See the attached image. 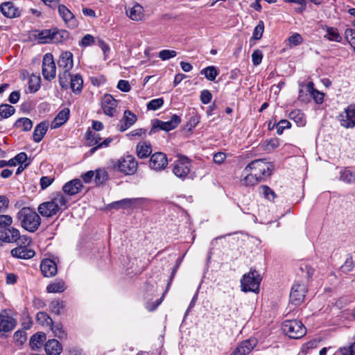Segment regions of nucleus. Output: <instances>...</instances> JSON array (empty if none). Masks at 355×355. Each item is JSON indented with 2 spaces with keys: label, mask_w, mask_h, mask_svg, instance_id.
<instances>
[{
  "label": "nucleus",
  "mask_w": 355,
  "mask_h": 355,
  "mask_svg": "<svg viewBox=\"0 0 355 355\" xmlns=\"http://www.w3.org/2000/svg\"><path fill=\"white\" fill-rule=\"evenodd\" d=\"M67 199L60 192L52 193L51 200L41 203L37 211L39 214L46 218H51L56 215L59 211H62L67 208Z\"/></svg>",
  "instance_id": "obj_1"
},
{
  "label": "nucleus",
  "mask_w": 355,
  "mask_h": 355,
  "mask_svg": "<svg viewBox=\"0 0 355 355\" xmlns=\"http://www.w3.org/2000/svg\"><path fill=\"white\" fill-rule=\"evenodd\" d=\"M17 219L21 227L30 232H35L41 224V218L29 207H22L17 214Z\"/></svg>",
  "instance_id": "obj_2"
},
{
  "label": "nucleus",
  "mask_w": 355,
  "mask_h": 355,
  "mask_svg": "<svg viewBox=\"0 0 355 355\" xmlns=\"http://www.w3.org/2000/svg\"><path fill=\"white\" fill-rule=\"evenodd\" d=\"M35 32L37 33L34 35L35 38L41 44L61 43L68 40L70 35L67 31L56 27Z\"/></svg>",
  "instance_id": "obj_3"
},
{
  "label": "nucleus",
  "mask_w": 355,
  "mask_h": 355,
  "mask_svg": "<svg viewBox=\"0 0 355 355\" xmlns=\"http://www.w3.org/2000/svg\"><path fill=\"white\" fill-rule=\"evenodd\" d=\"M112 168L125 175H134L138 168V163L134 156L128 155L112 162Z\"/></svg>",
  "instance_id": "obj_4"
},
{
  "label": "nucleus",
  "mask_w": 355,
  "mask_h": 355,
  "mask_svg": "<svg viewBox=\"0 0 355 355\" xmlns=\"http://www.w3.org/2000/svg\"><path fill=\"white\" fill-rule=\"evenodd\" d=\"M262 280L261 276L255 270L251 268L250 272L243 275L241 279V287L242 291L253 292L257 293L259 291L260 283Z\"/></svg>",
  "instance_id": "obj_5"
},
{
  "label": "nucleus",
  "mask_w": 355,
  "mask_h": 355,
  "mask_svg": "<svg viewBox=\"0 0 355 355\" xmlns=\"http://www.w3.org/2000/svg\"><path fill=\"white\" fill-rule=\"evenodd\" d=\"M283 332L291 338L298 339L305 335L306 327L300 320H285L282 327Z\"/></svg>",
  "instance_id": "obj_6"
},
{
  "label": "nucleus",
  "mask_w": 355,
  "mask_h": 355,
  "mask_svg": "<svg viewBox=\"0 0 355 355\" xmlns=\"http://www.w3.org/2000/svg\"><path fill=\"white\" fill-rule=\"evenodd\" d=\"M272 166L264 162L263 159H255L249 163L244 171L246 173L254 171L257 175L260 176V181H263L266 178L270 176L272 173Z\"/></svg>",
  "instance_id": "obj_7"
},
{
  "label": "nucleus",
  "mask_w": 355,
  "mask_h": 355,
  "mask_svg": "<svg viewBox=\"0 0 355 355\" xmlns=\"http://www.w3.org/2000/svg\"><path fill=\"white\" fill-rule=\"evenodd\" d=\"M191 171L190 159L182 155H178V159L175 161L173 173L179 178L184 179Z\"/></svg>",
  "instance_id": "obj_8"
},
{
  "label": "nucleus",
  "mask_w": 355,
  "mask_h": 355,
  "mask_svg": "<svg viewBox=\"0 0 355 355\" xmlns=\"http://www.w3.org/2000/svg\"><path fill=\"white\" fill-rule=\"evenodd\" d=\"M42 72L46 80L51 81L55 77L56 67L51 53H46L43 57Z\"/></svg>",
  "instance_id": "obj_9"
},
{
  "label": "nucleus",
  "mask_w": 355,
  "mask_h": 355,
  "mask_svg": "<svg viewBox=\"0 0 355 355\" xmlns=\"http://www.w3.org/2000/svg\"><path fill=\"white\" fill-rule=\"evenodd\" d=\"M306 292L307 289L304 284L295 282L291 288L290 302L295 306L300 305L304 300Z\"/></svg>",
  "instance_id": "obj_10"
},
{
  "label": "nucleus",
  "mask_w": 355,
  "mask_h": 355,
  "mask_svg": "<svg viewBox=\"0 0 355 355\" xmlns=\"http://www.w3.org/2000/svg\"><path fill=\"white\" fill-rule=\"evenodd\" d=\"M340 125L346 128L355 127V105L351 104L339 116Z\"/></svg>",
  "instance_id": "obj_11"
},
{
  "label": "nucleus",
  "mask_w": 355,
  "mask_h": 355,
  "mask_svg": "<svg viewBox=\"0 0 355 355\" xmlns=\"http://www.w3.org/2000/svg\"><path fill=\"white\" fill-rule=\"evenodd\" d=\"M168 164V159L164 153L157 152L153 154L149 160V166L155 171H162Z\"/></svg>",
  "instance_id": "obj_12"
},
{
  "label": "nucleus",
  "mask_w": 355,
  "mask_h": 355,
  "mask_svg": "<svg viewBox=\"0 0 355 355\" xmlns=\"http://www.w3.org/2000/svg\"><path fill=\"white\" fill-rule=\"evenodd\" d=\"M16 320L9 315L6 309L0 311V331H11L16 326Z\"/></svg>",
  "instance_id": "obj_13"
},
{
  "label": "nucleus",
  "mask_w": 355,
  "mask_h": 355,
  "mask_svg": "<svg viewBox=\"0 0 355 355\" xmlns=\"http://www.w3.org/2000/svg\"><path fill=\"white\" fill-rule=\"evenodd\" d=\"M58 12L65 24L70 28H75L78 26V22L74 15L64 6L58 5Z\"/></svg>",
  "instance_id": "obj_14"
},
{
  "label": "nucleus",
  "mask_w": 355,
  "mask_h": 355,
  "mask_svg": "<svg viewBox=\"0 0 355 355\" xmlns=\"http://www.w3.org/2000/svg\"><path fill=\"white\" fill-rule=\"evenodd\" d=\"M116 106L117 101L111 94H107L103 96L101 100V107L106 115L113 116Z\"/></svg>",
  "instance_id": "obj_15"
},
{
  "label": "nucleus",
  "mask_w": 355,
  "mask_h": 355,
  "mask_svg": "<svg viewBox=\"0 0 355 355\" xmlns=\"http://www.w3.org/2000/svg\"><path fill=\"white\" fill-rule=\"evenodd\" d=\"M0 237L3 243H11L17 242L19 230L11 226L0 230Z\"/></svg>",
  "instance_id": "obj_16"
},
{
  "label": "nucleus",
  "mask_w": 355,
  "mask_h": 355,
  "mask_svg": "<svg viewBox=\"0 0 355 355\" xmlns=\"http://www.w3.org/2000/svg\"><path fill=\"white\" fill-rule=\"evenodd\" d=\"M137 121V116L130 110H126L124 111L123 116L120 120L118 124V128L120 132H124Z\"/></svg>",
  "instance_id": "obj_17"
},
{
  "label": "nucleus",
  "mask_w": 355,
  "mask_h": 355,
  "mask_svg": "<svg viewBox=\"0 0 355 355\" xmlns=\"http://www.w3.org/2000/svg\"><path fill=\"white\" fill-rule=\"evenodd\" d=\"M83 189V184L80 180L73 179L65 183L62 187V191L69 196H74Z\"/></svg>",
  "instance_id": "obj_18"
},
{
  "label": "nucleus",
  "mask_w": 355,
  "mask_h": 355,
  "mask_svg": "<svg viewBox=\"0 0 355 355\" xmlns=\"http://www.w3.org/2000/svg\"><path fill=\"white\" fill-rule=\"evenodd\" d=\"M40 270L43 275L46 277H53L58 272L55 262L50 259L42 260L40 264Z\"/></svg>",
  "instance_id": "obj_19"
},
{
  "label": "nucleus",
  "mask_w": 355,
  "mask_h": 355,
  "mask_svg": "<svg viewBox=\"0 0 355 355\" xmlns=\"http://www.w3.org/2000/svg\"><path fill=\"white\" fill-rule=\"evenodd\" d=\"M154 120L157 125L159 130L166 132L175 129L181 122L180 116L176 114L172 115L171 120L168 121H162L157 119Z\"/></svg>",
  "instance_id": "obj_20"
},
{
  "label": "nucleus",
  "mask_w": 355,
  "mask_h": 355,
  "mask_svg": "<svg viewBox=\"0 0 355 355\" xmlns=\"http://www.w3.org/2000/svg\"><path fill=\"white\" fill-rule=\"evenodd\" d=\"M256 341L252 339L243 340L241 344L231 353L230 355H246L248 354L255 347Z\"/></svg>",
  "instance_id": "obj_21"
},
{
  "label": "nucleus",
  "mask_w": 355,
  "mask_h": 355,
  "mask_svg": "<svg viewBox=\"0 0 355 355\" xmlns=\"http://www.w3.org/2000/svg\"><path fill=\"white\" fill-rule=\"evenodd\" d=\"M10 254L12 257L18 259H29L34 257L35 252L33 250L27 248L26 246L19 245L12 249Z\"/></svg>",
  "instance_id": "obj_22"
},
{
  "label": "nucleus",
  "mask_w": 355,
  "mask_h": 355,
  "mask_svg": "<svg viewBox=\"0 0 355 355\" xmlns=\"http://www.w3.org/2000/svg\"><path fill=\"white\" fill-rule=\"evenodd\" d=\"M0 10L7 18H15L20 16V11L11 1H6L1 3Z\"/></svg>",
  "instance_id": "obj_23"
},
{
  "label": "nucleus",
  "mask_w": 355,
  "mask_h": 355,
  "mask_svg": "<svg viewBox=\"0 0 355 355\" xmlns=\"http://www.w3.org/2000/svg\"><path fill=\"white\" fill-rule=\"evenodd\" d=\"M59 68L63 70L70 71L73 66V54L69 51L63 52L58 61Z\"/></svg>",
  "instance_id": "obj_24"
},
{
  "label": "nucleus",
  "mask_w": 355,
  "mask_h": 355,
  "mask_svg": "<svg viewBox=\"0 0 355 355\" xmlns=\"http://www.w3.org/2000/svg\"><path fill=\"white\" fill-rule=\"evenodd\" d=\"M69 113L70 110L67 107L60 111L51 123V128H58L65 123L69 119Z\"/></svg>",
  "instance_id": "obj_25"
},
{
  "label": "nucleus",
  "mask_w": 355,
  "mask_h": 355,
  "mask_svg": "<svg viewBox=\"0 0 355 355\" xmlns=\"http://www.w3.org/2000/svg\"><path fill=\"white\" fill-rule=\"evenodd\" d=\"M48 128L49 123L47 121H42L36 125L33 134L35 142L39 143L42 141L47 132Z\"/></svg>",
  "instance_id": "obj_26"
},
{
  "label": "nucleus",
  "mask_w": 355,
  "mask_h": 355,
  "mask_svg": "<svg viewBox=\"0 0 355 355\" xmlns=\"http://www.w3.org/2000/svg\"><path fill=\"white\" fill-rule=\"evenodd\" d=\"M62 350L61 344L55 339L48 340L45 345V351L48 355H60Z\"/></svg>",
  "instance_id": "obj_27"
},
{
  "label": "nucleus",
  "mask_w": 355,
  "mask_h": 355,
  "mask_svg": "<svg viewBox=\"0 0 355 355\" xmlns=\"http://www.w3.org/2000/svg\"><path fill=\"white\" fill-rule=\"evenodd\" d=\"M46 334L43 332H37L33 334L30 339L29 345L33 350H36L44 344V342L46 340Z\"/></svg>",
  "instance_id": "obj_28"
},
{
  "label": "nucleus",
  "mask_w": 355,
  "mask_h": 355,
  "mask_svg": "<svg viewBox=\"0 0 355 355\" xmlns=\"http://www.w3.org/2000/svg\"><path fill=\"white\" fill-rule=\"evenodd\" d=\"M322 29L326 31V34L324 35V37L329 41L341 42L342 37L340 35L338 28L324 26L322 27Z\"/></svg>",
  "instance_id": "obj_29"
},
{
  "label": "nucleus",
  "mask_w": 355,
  "mask_h": 355,
  "mask_svg": "<svg viewBox=\"0 0 355 355\" xmlns=\"http://www.w3.org/2000/svg\"><path fill=\"white\" fill-rule=\"evenodd\" d=\"M136 150L138 157L141 159L146 158L152 153V146L146 141L139 142Z\"/></svg>",
  "instance_id": "obj_30"
},
{
  "label": "nucleus",
  "mask_w": 355,
  "mask_h": 355,
  "mask_svg": "<svg viewBox=\"0 0 355 355\" xmlns=\"http://www.w3.org/2000/svg\"><path fill=\"white\" fill-rule=\"evenodd\" d=\"M83 80L80 74H76L71 77L69 85L75 94H79L83 89Z\"/></svg>",
  "instance_id": "obj_31"
},
{
  "label": "nucleus",
  "mask_w": 355,
  "mask_h": 355,
  "mask_svg": "<svg viewBox=\"0 0 355 355\" xmlns=\"http://www.w3.org/2000/svg\"><path fill=\"white\" fill-rule=\"evenodd\" d=\"M141 200V198H125L114 202L112 207L116 209L130 208L132 207L137 202Z\"/></svg>",
  "instance_id": "obj_32"
},
{
  "label": "nucleus",
  "mask_w": 355,
  "mask_h": 355,
  "mask_svg": "<svg viewBox=\"0 0 355 355\" xmlns=\"http://www.w3.org/2000/svg\"><path fill=\"white\" fill-rule=\"evenodd\" d=\"M243 173H245V176L241 180V182L245 186H253L260 181V176L257 175L254 171H249L246 173L243 171Z\"/></svg>",
  "instance_id": "obj_33"
},
{
  "label": "nucleus",
  "mask_w": 355,
  "mask_h": 355,
  "mask_svg": "<svg viewBox=\"0 0 355 355\" xmlns=\"http://www.w3.org/2000/svg\"><path fill=\"white\" fill-rule=\"evenodd\" d=\"M143 11V8L140 5L136 4L130 9L128 12H127V15L134 21H140L144 17Z\"/></svg>",
  "instance_id": "obj_34"
},
{
  "label": "nucleus",
  "mask_w": 355,
  "mask_h": 355,
  "mask_svg": "<svg viewBox=\"0 0 355 355\" xmlns=\"http://www.w3.org/2000/svg\"><path fill=\"white\" fill-rule=\"evenodd\" d=\"M14 127L16 128H19L23 131L27 132L32 128L33 122L28 118L21 117L15 121Z\"/></svg>",
  "instance_id": "obj_35"
},
{
  "label": "nucleus",
  "mask_w": 355,
  "mask_h": 355,
  "mask_svg": "<svg viewBox=\"0 0 355 355\" xmlns=\"http://www.w3.org/2000/svg\"><path fill=\"white\" fill-rule=\"evenodd\" d=\"M190 115L189 121L184 127L187 132H191L200 122V116L194 110Z\"/></svg>",
  "instance_id": "obj_36"
},
{
  "label": "nucleus",
  "mask_w": 355,
  "mask_h": 355,
  "mask_svg": "<svg viewBox=\"0 0 355 355\" xmlns=\"http://www.w3.org/2000/svg\"><path fill=\"white\" fill-rule=\"evenodd\" d=\"M65 289L66 286L62 280H56L55 282L49 284L46 287L48 293H62Z\"/></svg>",
  "instance_id": "obj_37"
},
{
  "label": "nucleus",
  "mask_w": 355,
  "mask_h": 355,
  "mask_svg": "<svg viewBox=\"0 0 355 355\" xmlns=\"http://www.w3.org/2000/svg\"><path fill=\"white\" fill-rule=\"evenodd\" d=\"M65 307V302L63 300H55L51 302L49 308L51 311L55 315H60Z\"/></svg>",
  "instance_id": "obj_38"
},
{
  "label": "nucleus",
  "mask_w": 355,
  "mask_h": 355,
  "mask_svg": "<svg viewBox=\"0 0 355 355\" xmlns=\"http://www.w3.org/2000/svg\"><path fill=\"white\" fill-rule=\"evenodd\" d=\"M200 74L205 75L206 78L210 81H214L218 74L217 69L214 66H209L200 71Z\"/></svg>",
  "instance_id": "obj_39"
},
{
  "label": "nucleus",
  "mask_w": 355,
  "mask_h": 355,
  "mask_svg": "<svg viewBox=\"0 0 355 355\" xmlns=\"http://www.w3.org/2000/svg\"><path fill=\"white\" fill-rule=\"evenodd\" d=\"M37 321L42 325L50 327L53 324L52 318L44 311H40L36 314Z\"/></svg>",
  "instance_id": "obj_40"
},
{
  "label": "nucleus",
  "mask_w": 355,
  "mask_h": 355,
  "mask_svg": "<svg viewBox=\"0 0 355 355\" xmlns=\"http://www.w3.org/2000/svg\"><path fill=\"white\" fill-rule=\"evenodd\" d=\"M73 76L69 71L63 70L62 73H60L58 75V80L60 87L63 89H67L69 86V80H71V77Z\"/></svg>",
  "instance_id": "obj_41"
},
{
  "label": "nucleus",
  "mask_w": 355,
  "mask_h": 355,
  "mask_svg": "<svg viewBox=\"0 0 355 355\" xmlns=\"http://www.w3.org/2000/svg\"><path fill=\"white\" fill-rule=\"evenodd\" d=\"M107 179L108 173L105 169L98 168L96 170L94 180L97 185L103 184Z\"/></svg>",
  "instance_id": "obj_42"
},
{
  "label": "nucleus",
  "mask_w": 355,
  "mask_h": 355,
  "mask_svg": "<svg viewBox=\"0 0 355 355\" xmlns=\"http://www.w3.org/2000/svg\"><path fill=\"white\" fill-rule=\"evenodd\" d=\"M15 112V108L8 104H1L0 105V116L1 118L7 119L14 114Z\"/></svg>",
  "instance_id": "obj_43"
},
{
  "label": "nucleus",
  "mask_w": 355,
  "mask_h": 355,
  "mask_svg": "<svg viewBox=\"0 0 355 355\" xmlns=\"http://www.w3.org/2000/svg\"><path fill=\"white\" fill-rule=\"evenodd\" d=\"M340 179L346 183H352L355 180V173L345 168L340 172Z\"/></svg>",
  "instance_id": "obj_44"
},
{
  "label": "nucleus",
  "mask_w": 355,
  "mask_h": 355,
  "mask_svg": "<svg viewBox=\"0 0 355 355\" xmlns=\"http://www.w3.org/2000/svg\"><path fill=\"white\" fill-rule=\"evenodd\" d=\"M259 192L263 195V196L270 200L274 201L275 198L277 197L275 193L273 190H272L269 187L266 185H261L259 188Z\"/></svg>",
  "instance_id": "obj_45"
},
{
  "label": "nucleus",
  "mask_w": 355,
  "mask_h": 355,
  "mask_svg": "<svg viewBox=\"0 0 355 355\" xmlns=\"http://www.w3.org/2000/svg\"><path fill=\"white\" fill-rule=\"evenodd\" d=\"M355 266V262L352 259V257L350 255L347 257L345 261V263L340 266V271L347 274L353 270Z\"/></svg>",
  "instance_id": "obj_46"
},
{
  "label": "nucleus",
  "mask_w": 355,
  "mask_h": 355,
  "mask_svg": "<svg viewBox=\"0 0 355 355\" xmlns=\"http://www.w3.org/2000/svg\"><path fill=\"white\" fill-rule=\"evenodd\" d=\"M49 327L53 331L55 337H58L60 339L66 338L67 334L65 333L62 325L60 323L54 324V322H53V324H51Z\"/></svg>",
  "instance_id": "obj_47"
},
{
  "label": "nucleus",
  "mask_w": 355,
  "mask_h": 355,
  "mask_svg": "<svg viewBox=\"0 0 355 355\" xmlns=\"http://www.w3.org/2000/svg\"><path fill=\"white\" fill-rule=\"evenodd\" d=\"M345 37L355 52V29L347 28L345 31Z\"/></svg>",
  "instance_id": "obj_48"
},
{
  "label": "nucleus",
  "mask_w": 355,
  "mask_h": 355,
  "mask_svg": "<svg viewBox=\"0 0 355 355\" xmlns=\"http://www.w3.org/2000/svg\"><path fill=\"white\" fill-rule=\"evenodd\" d=\"M289 118L294 120L300 125H303L304 124V121L303 119L304 114L300 110H295L291 112L289 114Z\"/></svg>",
  "instance_id": "obj_49"
},
{
  "label": "nucleus",
  "mask_w": 355,
  "mask_h": 355,
  "mask_svg": "<svg viewBox=\"0 0 355 355\" xmlns=\"http://www.w3.org/2000/svg\"><path fill=\"white\" fill-rule=\"evenodd\" d=\"M40 88V76H33L28 81V89L33 92H36Z\"/></svg>",
  "instance_id": "obj_50"
},
{
  "label": "nucleus",
  "mask_w": 355,
  "mask_h": 355,
  "mask_svg": "<svg viewBox=\"0 0 355 355\" xmlns=\"http://www.w3.org/2000/svg\"><path fill=\"white\" fill-rule=\"evenodd\" d=\"M164 104L163 98H155L150 101L147 104V109L149 110H157Z\"/></svg>",
  "instance_id": "obj_51"
},
{
  "label": "nucleus",
  "mask_w": 355,
  "mask_h": 355,
  "mask_svg": "<svg viewBox=\"0 0 355 355\" xmlns=\"http://www.w3.org/2000/svg\"><path fill=\"white\" fill-rule=\"evenodd\" d=\"M263 31H264L263 22L262 21H259L258 24L255 26V28L254 29L252 38L255 40H260L263 35Z\"/></svg>",
  "instance_id": "obj_52"
},
{
  "label": "nucleus",
  "mask_w": 355,
  "mask_h": 355,
  "mask_svg": "<svg viewBox=\"0 0 355 355\" xmlns=\"http://www.w3.org/2000/svg\"><path fill=\"white\" fill-rule=\"evenodd\" d=\"M86 139L90 141V146L98 145L101 139L98 134L93 133L89 130L86 132Z\"/></svg>",
  "instance_id": "obj_53"
},
{
  "label": "nucleus",
  "mask_w": 355,
  "mask_h": 355,
  "mask_svg": "<svg viewBox=\"0 0 355 355\" xmlns=\"http://www.w3.org/2000/svg\"><path fill=\"white\" fill-rule=\"evenodd\" d=\"M291 126V124L288 120L282 119L276 125L277 133L282 135L285 129L290 128Z\"/></svg>",
  "instance_id": "obj_54"
},
{
  "label": "nucleus",
  "mask_w": 355,
  "mask_h": 355,
  "mask_svg": "<svg viewBox=\"0 0 355 355\" xmlns=\"http://www.w3.org/2000/svg\"><path fill=\"white\" fill-rule=\"evenodd\" d=\"M12 223V218L9 215L0 214V228L1 230L9 227Z\"/></svg>",
  "instance_id": "obj_55"
},
{
  "label": "nucleus",
  "mask_w": 355,
  "mask_h": 355,
  "mask_svg": "<svg viewBox=\"0 0 355 355\" xmlns=\"http://www.w3.org/2000/svg\"><path fill=\"white\" fill-rule=\"evenodd\" d=\"M176 55H177V52L175 51L168 50V49L162 50V51H159V57L162 60H166L171 58H174L176 56Z\"/></svg>",
  "instance_id": "obj_56"
},
{
  "label": "nucleus",
  "mask_w": 355,
  "mask_h": 355,
  "mask_svg": "<svg viewBox=\"0 0 355 355\" xmlns=\"http://www.w3.org/2000/svg\"><path fill=\"white\" fill-rule=\"evenodd\" d=\"M339 352L342 355H355V342L347 347H340Z\"/></svg>",
  "instance_id": "obj_57"
},
{
  "label": "nucleus",
  "mask_w": 355,
  "mask_h": 355,
  "mask_svg": "<svg viewBox=\"0 0 355 355\" xmlns=\"http://www.w3.org/2000/svg\"><path fill=\"white\" fill-rule=\"evenodd\" d=\"M263 58L262 51L259 49H256L253 51L252 54V60L253 64L257 66L261 63Z\"/></svg>",
  "instance_id": "obj_58"
},
{
  "label": "nucleus",
  "mask_w": 355,
  "mask_h": 355,
  "mask_svg": "<svg viewBox=\"0 0 355 355\" xmlns=\"http://www.w3.org/2000/svg\"><path fill=\"white\" fill-rule=\"evenodd\" d=\"M14 338L16 342L22 345L26 340V333L24 330H18L14 334Z\"/></svg>",
  "instance_id": "obj_59"
},
{
  "label": "nucleus",
  "mask_w": 355,
  "mask_h": 355,
  "mask_svg": "<svg viewBox=\"0 0 355 355\" xmlns=\"http://www.w3.org/2000/svg\"><path fill=\"white\" fill-rule=\"evenodd\" d=\"M10 200L5 195H0V214L6 212L9 207Z\"/></svg>",
  "instance_id": "obj_60"
},
{
  "label": "nucleus",
  "mask_w": 355,
  "mask_h": 355,
  "mask_svg": "<svg viewBox=\"0 0 355 355\" xmlns=\"http://www.w3.org/2000/svg\"><path fill=\"white\" fill-rule=\"evenodd\" d=\"M53 181H54V178H51L49 176H42L40 180L41 189L42 190L46 189L48 187H49L53 183Z\"/></svg>",
  "instance_id": "obj_61"
},
{
  "label": "nucleus",
  "mask_w": 355,
  "mask_h": 355,
  "mask_svg": "<svg viewBox=\"0 0 355 355\" xmlns=\"http://www.w3.org/2000/svg\"><path fill=\"white\" fill-rule=\"evenodd\" d=\"M288 41L291 45L297 46L302 42L303 39L299 33H294L288 38Z\"/></svg>",
  "instance_id": "obj_62"
},
{
  "label": "nucleus",
  "mask_w": 355,
  "mask_h": 355,
  "mask_svg": "<svg viewBox=\"0 0 355 355\" xmlns=\"http://www.w3.org/2000/svg\"><path fill=\"white\" fill-rule=\"evenodd\" d=\"M94 42V37L90 34H87L82 38L80 42V45L82 47H87L92 45Z\"/></svg>",
  "instance_id": "obj_63"
},
{
  "label": "nucleus",
  "mask_w": 355,
  "mask_h": 355,
  "mask_svg": "<svg viewBox=\"0 0 355 355\" xmlns=\"http://www.w3.org/2000/svg\"><path fill=\"white\" fill-rule=\"evenodd\" d=\"M211 98L212 94L209 90L204 89L201 92L200 101L203 104H208L211 102Z\"/></svg>",
  "instance_id": "obj_64"
}]
</instances>
